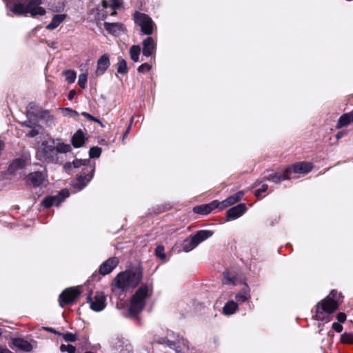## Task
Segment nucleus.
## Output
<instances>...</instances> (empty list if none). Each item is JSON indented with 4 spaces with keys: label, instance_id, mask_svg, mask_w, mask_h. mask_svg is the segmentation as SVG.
I'll return each mask as SVG.
<instances>
[{
    "label": "nucleus",
    "instance_id": "obj_4",
    "mask_svg": "<svg viewBox=\"0 0 353 353\" xmlns=\"http://www.w3.org/2000/svg\"><path fill=\"white\" fill-rule=\"evenodd\" d=\"M49 144L48 141H43L40 149L37 151L36 157L39 161H44L48 163H56L58 161L54 145L56 143L55 139H50Z\"/></svg>",
    "mask_w": 353,
    "mask_h": 353
},
{
    "label": "nucleus",
    "instance_id": "obj_46",
    "mask_svg": "<svg viewBox=\"0 0 353 353\" xmlns=\"http://www.w3.org/2000/svg\"><path fill=\"white\" fill-rule=\"evenodd\" d=\"M110 7L113 10L119 9L122 6V1L121 0H110Z\"/></svg>",
    "mask_w": 353,
    "mask_h": 353
},
{
    "label": "nucleus",
    "instance_id": "obj_61",
    "mask_svg": "<svg viewBox=\"0 0 353 353\" xmlns=\"http://www.w3.org/2000/svg\"><path fill=\"white\" fill-rule=\"evenodd\" d=\"M28 108L29 109H34V108H36V104H35L34 103H30L28 104Z\"/></svg>",
    "mask_w": 353,
    "mask_h": 353
},
{
    "label": "nucleus",
    "instance_id": "obj_54",
    "mask_svg": "<svg viewBox=\"0 0 353 353\" xmlns=\"http://www.w3.org/2000/svg\"><path fill=\"white\" fill-rule=\"evenodd\" d=\"M76 94L77 93L74 90H71L69 92L68 95V100L72 101L74 99V97H75Z\"/></svg>",
    "mask_w": 353,
    "mask_h": 353
},
{
    "label": "nucleus",
    "instance_id": "obj_22",
    "mask_svg": "<svg viewBox=\"0 0 353 353\" xmlns=\"http://www.w3.org/2000/svg\"><path fill=\"white\" fill-rule=\"evenodd\" d=\"M12 343L14 347L20 350L25 352H30L32 350V345L28 341L23 338H14Z\"/></svg>",
    "mask_w": 353,
    "mask_h": 353
},
{
    "label": "nucleus",
    "instance_id": "obj_2",
    "mask_svg": "<svg viewBox=\"0 0 353 353\" xmlns=\"http://www.w3.org/2000/svg\"><path fill=\"white\" fill-rule=\"evenodd\" d=\"M8 11L16 16H26L30 14L33 18L37 16H43L46 13L44 8L41 6V0H24L23 2L14 3V0H2Z\"/></svg>",
    "mask_w": 353,
    "mask_h": 353
},
{
    "label": "nucleus",
    "instance_id": "obj_35",
    "mask_svg": "<svg viewBox=\"0 0 353 353\" xmlns=\"http://www.w3.org/2000/svg\"><path fill=\"white\" fill-rule=\"evenodd\" d=\"M155 256L160 260L164 261L166 259L165 247L163 245H158L154 250Z\"/></svg>",
    "mask_w": 353,
    "mask_h": 353
},
{
    "label": "nucleus",
    "instance_id": "obj_24",
    "mask_svg": "<svg viewBox=\"0 0 353 353\" xmlns=\"http://www.w3.org/2000/svg\"><path fill=\"white\" fill-rule=\"evenodd\" d=\"M26 165V160L22 158L14 159L9 165L8 170L9 173L14 174L19 170L23 169Z\"/></svg>",
    "mask_w": 353,
    "mask_h": 353
},
{
    "label": "nucleus",
    "instance_id": "obj_36",
    "mask_svg": "<svg viewBox=\"0 0 353 353\" xmlns=\"http://www.w3.org/2000/svg\"><path fill=\"white\" fill-rule=\"evenodd\" d=\"M102 152L100 147L93 146L89 150V157L90 159L99 158Z\"/></svg>",
    "mask_w": 353,
    "mask_h": 353
},
{
    "label": "nucleus",
    "instance_id": "obj_51",
    "mask_svg": "<svg viewBox=\"0 0 353 353\" xmlns=\"http://www.w3.org/2000/svg\"><path fill=\"white\" fill-rule=\"evenodd\" d=\"M43 328H44V330H46V331H48V332H49L53 333V334H56V335H58V336H61V332H59V331H57V330H54V328H52V327H44Z\"/></svg>",
    "mask_w": 353,
    "mask_h": 353
},
{
    "label": "nucleus",
    "instance_id": "obj_60",
    "mask_svg": "<svg viewBox=\"0 0 353 353\" xmlns=\"http://www.w3.org/2000/svg\"><path fill=\"white\" fill-rule=\"evenodd\" d=\"M263 181H264L263 179L262 180H256L255 181V183H254V186L256 187V186L260 185L262 183Z\"/></svg>",
    "mask_w": 353,
    "mask_h": 353
},
{
    "label": "nucleus",
    "instance_id": "obj_52",
    "mask_svg": "<svg viewBox=\"0 0 353 353\" xmlns=\"http://www.w3.org/2000/svg\"><path fill=\"white\" fill-rule=\"evenodd\" d=\"M224 279L228 281L229 283H234L236 278L234 276L230 277L228 273H223Z\"/></svg>",
    "mask_w": 353,
    "mask_h": 353
},
{
    "label": "nucleus",
    "instance_id": "obj_10",
    "mask_svg": "<svg viewBox=\"0 0 353 353\" xmlns=\"http://www.w3.org/2000/svg\"><path fill=\"white\" fill-rule=\"evenodd\" d=\"M92 290H90L86 297V301L90 303V307L93 311L101 312L106 307V296L104 292L97 291L92 297Z\"/></svg>",
    "mask_w": 353,
    "mask_h": 353
},
{
    "label": "nucleus",
    "instance_id": "obj_41",
    "mask_svg": "<svg viewBox=\"0 0 353 353\" xmlns=\"http://www.w3.org/2000/svg\"><path fill=\"white\" fill-rule=\"evenodd\" d=\"M61 336L67 342H75L77 339L76 334L71 332L61 333Z\"/></svg>",
    "mask_w": 353,
    "mask_h": 353
},
{
    "label": "nucleus",
    "instance_id": "obj_15",
    "mask_svg": "<svg viewBox=\"0 0 353 353\" xmlns=\"http://www.w3.org/2000/svg\"><path fill=\"white\" fill-rule=\"evenodd\" d=\"M247 210L246 204L244 203H239L228 209L225 214V221H229L239 218L247 211Z\"/></svg>",
    "mask_w": 353,
    "mask_h": 353
},
{
    "label": "nucleus",
    "instance_id": "obj_16",
    "mask_svg": "<svg viewBox=\"0 0 353 353\" xmlns=\"http://www.w3.org/2000/svg\"><path fill=\"white\" fill-rule=\"evenodd\" d=\"M244 196L243 191H239L235 194L228 196L222 201H219V211H223L227 208L236 204L242 200Z\"/></svg>",
    "mask_w": 353,
    "mask_h": 353
},
{
    "label": "nucleus",
    "instance_id": "obj_63",
    "mask_svg": "<svg viewBox=\"0 0 353 353\" xmlns=\"http://www.w3.org/2000/svg\"><path fill=\"white\" fill-rule=\"evenodd\" d=\"M2 334H3L2 329L0 328V336L2 335Z\"/></svg>",
    "mask_w": 353,
    "mask_h": 353
},
{
    "label": "nucleus",
    "instance_id": "obj_7",
    "mask_svg": "<svg viewBox=\"0 0 353 353\" xmlns=\"http://www.w3.org/2000/svg\"><path fill=\"white\" fill-rule=\"evenodd\" d=\"M336 301L325 297L316 305L315 317L317 320L325 319V314H330L339 309Z\"/></svg>",
    "mask_w": 353,
    "mask_h": 353
},
{
    "label": "nucleus",
    "instance_id": "obj_14",
    "mask_svg": "<svg viewBox=\"0 0 353 353\" xmlns=\"http://www.w3.org/2000/svg\"><path fill=\"white\" fill-rule=\"evenodd\" d=\"M272 170H265L263 173V181H272L274 183H280L281 181L285 180H289L290 179V176H288L285 169L283 170L282 173L279 172H271Z\"/></svg>",
    "mask_w": 353,
    "mask_h": 353
},
{
    "label": "nucleus",
    "instance_id": "obj_28",
    "mask_svg": "<svg viewBox=\"0 0 353 353\" xmlns=\"http://www.w3.org/2000/svg\"><path fill=\"white\" fill-rule=\"evenodd\" d=\"M213 234V232L208 230H201L197 231L193 236L197 244L199 245L201 242L204 241L207 239L212 236Z\"/></svg>",
    "mask_w": 353,
    "mask_h": 353
},
{
    "label": "nucleus",
    "instance_id": "obj_8",
    "mask_svg": "<svg viewBox=\"0 0 353 353\" xmlns=\"http://www.w3.org/2000/svg\"><path fill=\"white\" fill-rule=\"evenodd\" d=\"M82 293L81 286L67 288L59 296V305L61 307L73 305Z\"/></svg>",
    "mask_w": 353,
    "mask_h": 353
},
{
    "label": "nucleus",
    "instance_id": "obj_53",
    "mask_svg": "<svg viewBox=\"0 0 353 353\" xmlns=\"http://www.w3.org/2000/svg\"><path fill=\"white\" fill-rule=\"evenodd\" d=\"M347 134V132L346 130H341L337 132L336 134V139L337 140L341 139L343 137L345 136Z\"/></svg>",
    "mask_w": 353,
    "mask_h": 353
},
{
    "label": "nucleus",
    "instance_id": "obj_13",
    "mask_svg": "<svg viewBox=\"0 0 353 353\" xmlns=\"http://www.w3.org/2000/svg\"><path fill=\"white\" fill-rule=\"evenodd\" d=\"M216 209L219 211V201L213 200L209 203L201 204L194 206L192 208V212L196 214L206 216Z\"/></svg>",
    "mask_w": 353,
    "mask_h": 353
},
{
    "label": "nucleus",
    "instance_id": "obj_64",
    "mask_svg": "<svg viewBox=\"0 0 353 353\" xmlns=\"http://www.w3.org/2000/svg\"><path fill=\"white\" fill-rule=\"evenodd\" d=\"M19 1H20V2H23V1H24V0H22V1H20V0H19Z\"/></svg>",
    "mask_w": 353,
    "mask_h": 353
},
{
    "label": "nucleus",
    "instance_id": "obj_47",
    "mask_svg": "<svg viewBox=\"0 0 353 353\" xmlns=\"http://www.w3.org/2000/svg\"><path fill=\"white\" fill-rule=\"evenodd\" d=\"M133 120H134V117H132L131 119H130V121L125 131V132L123 133V140H124L125 139H126L128 137V134L130 133V130H131V128H132V122H133Z\"/></svg>",
    "mask_w": 353,
    "mask_h": 353
},
{
    "label": "nucleus",
    "instance_id": "obj_20",
    "mask_svg": "<svg viewBox=\"0 0 353 353\" xmlns=\"http://www.w3.org/2000/svg\"><path fill=\"white\" fill-rule=\"evenodd\" d=\"M103 26L105 30L110 34L118 36L123 31L124 26L121 23H109L104 22Z\"/></svg>",
    "mask_w": 353,
    "mask_h": 353
},
{
    "label": "nucleus",
    "instance_id": "obj_33",
    "mask_svg": "<svg viewBox=\"0 0 353 353\" xmlns=\"http://www.w3.org/2000/svg\"><path fill=\"white\" fill-rule=\"evenodd\" d=\"M117 72L122 74H126L128 72L127 62L124 59L121 57H119Z\"/></svg>",
    "mask_w": 353,
    "mask_h": 353
},
{
    "label": "nucleus",
    "instance_id": "obj_6",
    "mask_svg": "<svg viewBox=\"0 0 353 353\" xmlns=\"http://www.w3.org/2000/svg\"><path fill=\"white\" fill-rule=\"evenodd\" d=\"M119 259L112 256L103 262L99 268L98 271H95L88 279V283L98 282L101 280V276H105L111 273L113 270L119 265Z\"/></svg>",
    "mask_w": 353,
    "mask_h": 353
},
{
    "label": "nucleus",
    "instance_id": "obj_42",
    "mask_svg": "<svg viewBox=\"0 0 353 353\" xmlns=\"http://www.w3.org/2000/svg\"><path fill=\"white\" fill-rule=\"evenodd\" d=\"M88 81V77L86 74H81L79 77L78 84L79 85L84 89L86 87V83Z\"/></svg>",
    "mask_w": 353,
    "mask_h": 353
},
{
    "label": "nucleus",
    "instance_id": "obj_11",
    "mask_svg": "<svg viewBox=\"0 0 353 353\" xmlns=\"http://www.w3.org/2000/svg\"><path fill=\"white\" fill-rule=\"evenodd\" d=\"M70 196L69 191L66 189L61 190L55 196H47L41 201V205L46 208H50L53 205L59 206L66 198Z\"/></svg>",
    "mask_w": 353,
    "mask_h": 353
},
{
    "label": "nucleus",
    "instance_id": "obj_55",
    "mask_svg": "<svg viewBox=\"0 0 353 353\" xmlns=\"http://www.w3.org/2000/svg\"><path fill=\"white\" fill-rule=\"evenodd\" d=\"M22 125L23 126H26V127H28V128H33L35 127V124H32L30 121H25L22 123Z\"/></svg>",
    "mask_w": 353,
    "mask_h": 353
},
{
    "label": "nucleus",
    "instance_id": "obj_56",
    "mask_svg": "<svg viewBox=\"0 0 353 353\" xmlns=\"http://www.w3.org/2000/svg\"><path fill=\"white\" fill-rule=\"evenodd\" d=\"M0 353H12V352L7 347L0 346Z\"/></svg>",
    "mask_w": 353,
    "mask_h": 353
},
{
    "label": "nucleus",
    "instance_id": "obj_26",
    "mask_svg": "<svg viewBox=\"0 0 353 353\" xmlns=\"http://www.w3.org/2000/svg\"><path fill=\"white\" fill-rule=\"evenodd\" d=\"M56 143L54 145L57 154H66L72 151V147L68 143H65L61 141V139H55Z\"/></svg>",
    "mask_w": 353,
    "mask_h": 353
},
{
    "label": "nucleus",
    "instance_id": "obj_38",
    "mask_svg": "<svg viewBox=\"0 0 353 353\" xmlns=\"http://www.w3.org/2000/svg\"><path fill=\"white\" fill-rule=\"evenodd\" d=\"M154 342L158 344H166L169 347L175 346V342L169 340L167 337H159L155 339Z\"/></svg>",
    "mask_w": 353,
    "mask_h": 353
},
{
    "label": "nucleus",
    "instance_id": "obj_17",
    "mask_svg": "<svg viewBox=\"0 0 353 353\" xmlns=\"http://www.w3.org/2000/svg\"><path fill=\"white\" fill-rule=\"evenodd\" d=\"M142 53L147 57H151L156 54L157 42L152 37L148 36L142 41Z\"/></svg>",
    "mask_w": 353,
    "mask_h": 353
},
{
    "label": "nucleus",
    "instance_id": "obj_37",
    "mask_svg": "<svg viewBox=\"0 0 353 353\" xmlns=\"http://www.w3.org/2000/svg\"><path fill=\"white\" fill-rule=\"evenodd\" d=\"M64 75L65 77V81L68 83H74L77 77L76 72L72 70H65L64 72Z\"/></svg>",
    "mask_w": 353,
    "mask_h": 353
},
{
    "label": "nucleus",
    "instance_id": "obj_62",
    "mask_svg": "<svg viewBox=\"0 0 353 353\" xmlns=\"http://www.w3.org/2000/svg\"><path fill=\"white\" fill-rule=\"evenodd\" d=\"M102 5L104 8H107L108 7V3L106 1L103 0V2H102Z\"/></svg>",
    "mask_w": 353,
    "mask_h": 353
},
{
    "label": "nucleus",
    "instance_id": "obj_48",
    "mask_svg": "<svg viewBox=\"0 0 353 353\" xmlns=\"http://www.w3.org/2000/svg\"><path fill=\"white\" fill-rule=\"evenodd\" d=\"M347 318V316L345 313L344 312H339L336 315V319L338 321V323H343L345 321Z\"/></svg>",
    "mask_w": 353,
    "mask_h": 353
},
{
    "label": "nucleus",
    "instance_id": "obj_43",
    "mask_svg": "<svg viewBox=\"0 0 353 353\" xmlns=\"http://www.w3.org/2000/svg\"><path fill=\"white\" fill-rule=\"evenodd\" d=\"M152 69V65L148 63H144L140 65L138 68L137 71L139 73H145L147 72H149Z\"/></svg>",
    "mask_w": 353,
    "mask_h": 353
},
{
    "label": "nucleus",
    "instance_id": "obj_59",
    "mask_svg": "<svg viewBox=\"0 0 353 353\" xmlns=\"http://www.w3.org/2000/svg\"><path fill=\"white\" fill-rule=\"evenodd\" d=\"M346 114H347V117H349L350 122L353 123V110L348 113H346Z\"/></svg>",
    "mask_w": 353,
    "mask_h": 353
},
{
    "label": "nucleus",
    "instance_id": "obj_19",
    "mask_svg": "<svg viewBox=\"0 0 353 353\" xmlns=\"http://www.w3.org/2000/svg\"><path fill=\"white\" fill-rule=\"evenodd\" d=\"M88 140V137H86L81 129H79L71 137V144L74 148H79L83 147Z\"/></svg>",
    "mask_w": 353,
    "mask_h": 353
},
{
    "label": "nucleus",
    "instance_id": "obj_1",
    "mask_svg": "<svg viewBox=\"0 0 353 353\" xmlns=\"http://www.w3.org/2000/svg\"><path fill=\"white\" fill-rule=\"evenodd\" d=\"M143 277V269L139 265L120 272L112 283V288L119 289L124 292L130 288H135L141 283Z\"/></svg>",
    "mask_w": 353,
    "mask_h": 353
},
{
    "label": "nucleus",
    "instance_id": "obj_21",
    "mask_svg": "<svg viewBox=\"0 0 353 353\" xmlns=\"http://www.w3.org/2000/svg\"><path fill=\"white\" fill-rule=\"evenodd\" d=\"M110 65V59L108 54H105L100 57L97 61L96 73L97 75H102Z\"/></svg>",
    "mask_w": 353,
    "mask_h": 353
},
{
    "label": "nucleus",
    "instance_id": "obj_34",
    "mask_svg": "<svg viewBox=\"0 0 353 353\" xmlns=\"http://www.w3.org/2000/svg\"><path fill=\"white\" fill-rule=\"evenodd\" d=\"M326 297H330L332 300L336 301L339 306L343 302V296L341 292H339L336 290H332L328 296Z\"/></svg>",
    "mask_w": 353,
    "mask_h": 353
},
{
    "label": "nucleus",
    "instance_id": "obj_58",
    "mask_svg": "<svg viewBox=\"0 0 353 353\" xmlns=\"http://www.w3.org/2000/svg\"><path fill=\"white\" fill-rule=\"evenodd\" d=\"M65 110L66 111H68V112H71V113H72V114H74V115H77V114H78V112H77L76 110H72V108H66Z\"/></svg>",
    "mask_w": 353,
    "mask_h": 353
},
{
    "label": "nucleus",
    "instance_id": "obj_57",
    "mask_svg": "<svg viewBox=\"0 0 353 353\" xmlns=\"http://www.w3.org/2000/svg\"><path fill=\"white\" fill-rule=\"evenodd\" d=\"M171 348L174 349L175 350L176 353H182L180 347L179 345H177L176 342H175V346L173 347H171Z\"/></svg>",
    "mask_w": 353,
    "mask_h": 353
},
{
    "label": "nucleus",
    "instance_id": "obj_23",
    "mask_svg": "<svg viewBox=\"0 0 353 353\" xmlns=\"http://www.w3.org/2000/svg\"><path fill=\"white\" fill-rule=\"evenodd\" d=\"M72 165L75 168H78L81 166H83V168H85L88 166H95V163H92L90 159H76L73 160V161L72 163H66L64 165V168H65V170H68L72 167Z\"/></svg>",
    "mask_w": 353,
    "mask_h": 353
},
{
    "label": "nucleus",
    "instance_id": "obj_32",
    "mask_svg": "<svg viewBox=\"0 0 353 353\" xmlns=\"http://www.w3.org/2000/svg\"><path fill=\"white\" fill-rule=\"evenodd\" d=\"M350 120L349 117H347V114L346 113L343 114L339 119L338 122L336 125V129H341L343 127L347 126L348 125L351 124Z\"/></svg>",
    "mask_w": 353,
    "mask_h": 353
},
{
    "label": "nucleus",
    "instance_id": "obj_49",
    "mask_svg": "<svg viewBox=\"0 0 353 353\" xmlns=\"http://www.w3.org/2000/svg\"><path fill=\"white\" fill-rule=\"evenodd\" d=\"M332 327L333 330H334L336 332L340 333L343 331V325L338 322H334L332 325Z\"/></svg>",
    "mask_w": 353,
    "mask_h": 353
},
{
    "label": "nucleus",
    "instance_id": "obj_18",
    "mask_svg": "<svg viewBox=\"0 0 353 353\" xmlns=\"http://www.w3.org/2000/svg\"><path fill=\"white\" fill-rule=\"evenodd\" d=\"M45 179L43 173L40 171L30 172L26 177V183L34 188L41 186Z\"/></svg>",
    "mask_w": 353,
    "mask_h": 353
},
{
    "label": "nucleus",
    "instance_id": "obj_39",
    "mask_svg": "<svg viewBox=\"0 0 353 353\" xmlns=\"http://www.w3.org/2000/svg\"><path fill=\"white\" fill-rule=\"evenodd\" d=\"M341 342L347 344H353V334L345 332L341 335Z\"/></svg>",
    "mask_w": 353,
    "mask_h": 353
},
{
    "label": "nucleus",
    "instance_id": "obj_40",
    "mask_svg": "<svg viewBox=\"0 0 353 353\" xmlns=\"http://www.w3.org/2000/svg\"><path fill=\"white\" fill-rule=\"evenodd\" d=\"M76 350V347L71 344H61L60 346V351L61 352H67L68 353H75Z\"/></svg>",
    "mask_w": 353,
    "mask_h": 353
},
{
    "label": "nucleus",
    "instance_id": "obj_50",
    "mask_svg": "<svg viewBox=\"0 0 353 353\" xmlns=\"http://www.w3.org/2000/svg\"><path fill=\"white\" fill-rule=\"evenodd\" d=\"M39 134V132L38 130L37 129H34V128H32V130H30L27 134L26 136L29 138H33L36 136H37L38 134Z\"/></svg>",
    "mask_w": 353,
    "mask_h": 353
},
{
    "label": "nucleus",
    "instance_id": "obj_31",
    "mask_svg": "<svg viewBox=\"0 0 353 353\" xmlns=\"http://www.w3.org/2000/svg\"><path fill=\"white\" fill-rule=\"evenodd\" d=\"M141 52V48L138 45H133L130 48V55L131 59L134 62L139 61V55Z\"/></svg>",
    "mask_w": 353,
    "mask_h": 353
},
{
    "label": "nucleus",
    "instance_id": "obj_29",
    "mask_svg": "<svg viewBox=\"0 0 353 353\" xmlns=\"http://www.w3.org/2000/svg\"><path fill=\"white\" fill-rule=\"evenodd\" d=\"M198 245L196 239L192 235L190 236L189 238L185 239L181 243V248L183 251L188 252L194 249Z\"/></svg>",
    "mask_w": 353,
    "mask_h": 353
},
{
    "label": "nucleus",
    "instance_id": "obj_12",
    "mask_svg": "<svg viewBox=\"0 0 353 353\" xmlns=\"http://www.w3.org/2000/svg\"><path fill=\"white\" fill-rule=\"evenodd\" d=\"M313 167L314 165L311 162L300 161L285 168V172L290 177L292 173L305 174L309 173Z\"/></svg>",
    "mask_w": 353,
    "mask_h": 353
},
{
    "label": "nucleus",
    "instance_id": "obj_25",
    "mask_svg": "<svg viewBox=\"0 0 353 353\" xmlns=\"http://www.w3.org/2000/svg\"><path fill=\"white\" fill-rule=\"evenodd\" d=\"M67 17L65 14H59L53 16L51 22L46 26V28L50 30L57 28Z\"/></svg>",
    "mask_w": 353,
    "mask_h": 353
},
{
    "label": "nucleus",
    "instance_id": "obj_9",
    "mask_svg": "<svg viewBox=\"0 0 353 353\" xmlns=\"http://www.w3.org/2000/svg\"><path fill=\"white\" fill-rule=\"evenodd\" d=\"M95 172V166L83 168L81 171L77 174L76 179L72 183V186L77 190H83L92 179Z\"/></svg>",
    "mask_w": 353,
    "mask_h": 353
},
{
    "label": "nucleus",
    "instance_id": "obj_27",
    "mask_svg": "<svg viewBox=\"0 0 353 353\" xmlns=\"http://www.w3.org/2000/svg\"><path fill=\"white\" fill-rule=\"evenodd\" d=\"M250 288L247 284H245L244 287L241 291L235 295V299L237 302L244 303L250 299Z\"/></svg>",
    "mask_w": 353,
    "mask_h": 353
},
{
    "label": "nucleus",
    "instance_id": "obj_30",
    "mask_svg": "<svg viewBox=\"0 0 353 353\" xmlns=\"http://www.w3.org/2000/svg\"><path fill=\"white\" fill-rule=\"evenodd\" d=\"M237 310L238 304L233 301H229L225 304L223 308V312L225 315H231L234 314Z\"/></svg>",
    "mask_w": 353,
    "mask_h": 353
},
{
    "label": "nucleus",
    "instance_id": "obj_45",
    "mask_svg": "<svg viewBox=\"0 0 353 353\" xmlns=\"http://www.w3.org/2000/svg\"><path fill=\"white\" fill-rule=\"evenodd\" d=\"M268 188V185L267 184H263L261 188L256 190L254 192L255 196L259 199L261 196V194L265 192Z\"/></svg>",
    "mask_w": 353,
    "mask_h": 353
},
{
    "label": "nucleus",
    "instance_id": "obj_44",
    "mask_svg": "<svg viewBox=\"0 0 353 353\" xmlns=\"http://www.w3.org/2000/svg\"><path fill=\"white\" fill-rule=\"evenodd\" d=\"M81 115L83 117H84L85 118H86L89 121H94V122H96V123L101 124V121L99 119L93 117L92 115H91L90 114H89V113L86 112H83L81 113Z\"/></svg>",
    "mask_w": 353,
    "mask_h": 353
},
{
    "label": "nucleus",
    "instance_id": "obj_5",
    "mask_svg": "<svg viewBox=\"0 0 353 353\" xmlns=\"http://www.w3.org/2000/svg\"><path fill=\"white\" fill-rule=\"evenodd\" d=\"M132 19L135 24L139 26L143 34L150 36L153 34L156 24L152 18L147 14L135 11Z\"/></svg>",
    "mask_w": 353,
    "mask_h": 353
},
{
    "label": "nucleus",
    "instance_id": "obj_3",
    "mask_svg": "<svg viewBox=\"0 0 353 353\" xmlns=\"http://www.w3.org/2000/svg\"><path fill=\"white\" fill-rule=\"evenodd\" d=\"M152 293L153 284L152 281L150 282L148 281L140 285L130 300L128 312L131 316H136L143 311L145 306V299L151 296Z\"/></svg>",
    "mask_w": 353,
    "mask_h": 353
}]
</instances>
